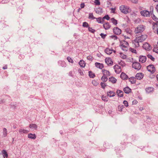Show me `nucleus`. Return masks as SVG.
<instances>
[{
  "instance_id": "680f3d73",
  "label": "nucleus",
  "mask_w": 158,
  "mask_h": 158,
  "mask_svg": "<svg viewBox=\"0 0 158 158\" xmlns=\"http://www.w3.org/2000/svg\"><path fill=\"white\" fill-rule=\"evenodd\" d=\"M0 158H5L4 156H3L2 154L0 155Z\"/></svg>"
},
{
  "instance_id": "8fccbe9b",
  "label": "nucleus",
  "mask_w": 158,
  "mask_h": 158,
  "mask_svg": "<svg viewBox=\"0 0 158 158\" xmlns=\"http://www.w3.org/2000/svg\"><path fill=\"white\" fill-rule=\"evenodd\" d=\"M88 30L89 31L92 33H93L94 32V31H95V30L92 29V28L91 27H89L88 28Z\"/></svg>"
},
{
  "instance_id": "ddd939ff",
  "label": "nucleus",
  "mask_w": 158,
  "mask_h": 158,
  "mask_svg": "<svg viewBox=\"0 0 158 158\" xmlns=\"http://www.w3.org/2000/svg\"><path fill=\"white\" fill-rule=\"evenodd\" d=\"M135 78L138 80H141L143 77V74L142 73H139L136 74L135 75Z\"/></svg>"
},
{
  "instance_id": "7c9ffc66",
  "label": "nucleus",
  "mask_w": 158,
  "mask_h": 158,
  "mask_svg": "<svg viewBox=\"0 0 158 158\" xmlns=\"http://www.w3.org/2000/svg\"><path fill=\"white\" fill-rule=\"evenodd\" d=\"M107 76H106L103 75L102 76V77L101 78V80L103 82H106L108 80V78L107 77Z\"/></svg>"
},
{
  "instance_id": "b1692460",
  "label": "nucleus",
  "mask_w": 158,
  "mask_h": 158,
  "mask_svg": "<svg viewBox=\"0 0 158 158\" xmlns=\"http://www.w3.org/2000/svg\"><path fill=\"white\" fill-rule=\"evenodd\" d=\"M119 56L123 60L127 59V56L126 55H125L122 52H120L119 53Z\"/></svg>"
},
{
  "instance_id": "c03bdc74",
  "label": "nucleus",
  "mask_w": 158,
  "mask_h": 158,
  "mask_svg": "<svg viewBox=\"0 0 158 158\" xmlns=\"http://www.w3.org/2000/svg\"><path fill=\"white\" fill-rule=\"evenodd\" d=\"M130 50L132 52L137 54V51L135 49L132 48H130Z\"/></svg>"
},
{
  "instance_id": "4d7b16f0",
  "label": "nucleus",
  "mask_w": 158,
  "mask_h": 158,
  "mask_svg": "<svg viewBox=\"0 0 158 158\" xmlns=\"http://www.w3.org/2000/svg\"><path fill=\"white\" fill-rule=\"evenodd\" d=\"M100 35L101 36L102 38H105V37L106 36V35H104L103 33H101L100 34Z\"/></svg>"
},
{
  "instance_id": "dca6fc26",
  "label": "nucleus",
  "mask_w": 158,
  "mask_h": 158,
  "mask_svg": "<svg viewBox=\"0 0 158 158\" xmlns=\"http://www.w3.org/2000/svg\"><path fill=\"white\" fill-rule=\"evenodd\" d=\"M107 95L110 97H113L115 96V94L113 91L110 90L107 93Z\"/></svg>"
},
{
  "instance_id": "e433bc0d",
  "label": "nucleus",
  "mask_w": 158,
  "mask_h": 158,
  "mask_svg": "<svg viewBox=\"0 0 158 158\" xmlns=\"http://www.w3.org/2000/svg\"><path fill=\"white\" fill-rule=\"evenodd\" d=\"M96 12L98 14H100L102 13V9L100 8H97L96 10Z\"/></svg>"
},
{
  "instance_id": "c9c22d12",
  "label": "nucleus",
  "mask_w": 158,
  "mask_h": 158,
  "mask_svg": "<svg viewBox=\"0 0 158 158\" xmlns=\"http://www.w3.org/2000/svg\"><path fill=\"white\" fill-rule=\"evenodd\" d=\"M136 39H135L134 40V44L135 46L136 47H138L139 46V43L140 42L139 41H136Z\"/></svg>"
},
{
  "instance_id": "09e8293b",
  "label": "nucleus",
  "mask_w": 158,
  "mask_h": 158,
  "mask_svg": "<svg viewBox=\"0 0 158 158\" xmlns=\"http://www.w3.org/2000/svg\"><path fill=\"white\" fill-rule=\"evenodd\" d=\"M152 18L153 19L156 21V23H158V18H157L154 15L153 16Z\"/></svg>"
},
{
  "instance_id": "4c0bfd02",
  "label": "nucleus",
  "mask_w": 158,
  "mask_h": 158,
  "mask_svg": "<svg viewBox=\"0 0 158 158\" xmlns=\"http://www.w3.org/2000/svg\"><path fill=\"white\" fill-rule=\"evenodd\" d=\"M118 64L123 67L125 66L126 65V64L122 60H120V62H119Z\"/></svg>"
},
{
  "instance_id": "c85d7f7f",
  "label": "nucleus",
  "mask_w": 158,
  "mask_h": 158,
  "mask_svg": "<svg viewBox=\"0 0 158 158\" xmlns=\"http://www.w3.org/2000/svg\"><path fill=\"white\" fill-rule=\"evenodd\" d=\"M97 21L98 23H102L104 22V20L101 17H99L98 18H96Z\"/></svg>"
},
{
  "instance_id": "f03ea898",
  "label": "nucleus",
  "mask_w": 158,
  "mask_h": 158,
  "mask_svg": "<svg viewBox=\"0 0 158 158\" xmlns=\"http://www.w3.org/2000/svg\"><path fill=\"white\" fill-rule=\"evenodd\" d=\"M119 10L121 12L125 14H127L130 13L131 11V9L129 6L122 5L119 7Z\"/></svg>"
},
{
  "instance_id": "4468645a",
  "label": "nucleus",
  "mask_w": 158,
  "mask_h": 158,
  "mask_svg": "<svg viewBox=\"0 0 158 158\" xmlns=\"http://www.w3.org/2000/svg\"><path fill=\"white\" fill-rule=\"evenodd\" d=\"M146 60V57L145 56H140L139 57V60L140 62L144 63Z\"/></svg>"
},
{
  "instance_id": "bb28decb",
  "label": "nucleus",
  "mask_w": 158,
  "mask_h": 158,
  "mask_svg": "<svg viewBox=\"0 0 158 158\" xmlns=\"http://www.w3.org/2000/svg\"><path fill=\"white\" fill-rule=\"evenodd\" d=\"M28 138L32 139H35L36 138V135L35 134H29L28 135Z\"/></svg>"
},
{
  "instance_id": "338daca9",
  "label": "nucleus",
  "mask_w": 158,
  "mask_h": 158,
  "mask_svg": "<svg viewBox=\"0 0 158 158\" xmlns=\"http://www.w3.org/2000/svg\"><path fill=\"white\" fill-rule=\"evenodd\" d=\"M156 78L157 80L158 81V74H157L156 76Z\"/></svg>"
},
{
  "instance_id": "6e6d98bb",
  "label": "nucleus",
  "mask_w": 158,
  "mask_h": 158,
  "mask_svg": "<svg viewBox=\"0 0 158 158\" xmlns=\"http://www.w3.org/2000/svg\"><path fill=\"white\" fill-rule=\"evenodd\" d=\"M102 99L103 101H108V100L107 99L106 97L103 96L102 97Z\"/></svg>"
},
{
  "instance_id": "ea45409f",
  "label": "nucleus",
  "mask_w": 158,
  "mask_h": 158,
  "mask_svg": "<svg viewBox=\"0 0 158 158\" xmlns=\"http://www.w3.org/2000/svg\"><path fill=\"white\" fill-rule=\"evenodd\" d=\"M2 153L3 155H2L3 156H4V158L5 157H8V154L7 152L5 150H3L2 151Z\"/></svg>"
},
{
  "instance_id": "79ce46f5",
  "label": "nucleus",
  "mask_w": 158,
  "mask_h": 158,
  "mask_svg": "<svg viewBox=\"0 0 158 158\" xmlns=\"http://www.w3.org/2000/svg\"><path fill=\"white\" fill-rule=\"evenodd\" d=\"M148 57L151 59L152 60L154 61L155 60V58L152 56V55H151L148 54L147 55Z\"/></svg>"
},
{
  "instance_id": "a19ab883",
  "label": "nucleus",
  "mask_w": 158,
  "mask_h": 158,
  "mask_svg": "<svg viewBox=\"0 0 158 158\" xmlns=\"http://www.w3.org/2000/svg\"><path fill=\"white\" fill-rule=\"evenodd\" d=\"M92 84L93 85L95 86H97L98 84V83L97 81L95 80H93L92 81Z\"/></svg>"
},
{
  "instance_id": "0eeeda50",
  "label": "nucleus",
  "mask_w": 158,
  "mask_h": 158,
  "mask_svg": "<svg viewBox=\"0 0 158 158\" xmlns=\"http://www.w3.org/2000/svg\"><path fill=\"white\" fill-rule=\"evenodd\" d=\"M132 67L137 70H139L141 68V65L138 62H135L132 64Z\"/></svg>"
},
{
  "instance_id": "864d4df0",
  "label": "nucleus",
  "mask_w": 158,
  "mask_h": 158,
  "mask_svg": "<svg viewBox=\"0 0 158 158\" xmlns=\"http://www.w3.org/2000/svg\"><path fill=\"white\" fill-rule=\"evenodd\" d=\"M111 12L113 13H115V10L116 9L115 8H111Z\"/></svg>"
},
{
  "instance_id": "de8ad7c7",
  "label": "nucleus",
  "mask_w": 158,
  "mask_h": 158,
  "mask_svg": "<svg viewBox=\"0 0 158 158\" xmlns=\"http://www.w3.org/2000/svg\"><path fill=\"white\" fill-rule=\"evenodd\" d=\"M67 60L69 62L73 63V60L69 57H68L67 58Z\"/></svg>"
},
{
  "instance_id": "2f4dec72",
  "label": "nucleus",
  "mask_w": 158,
  "mask_h": 158,
  "mask_svg": "<svg viewBox=\"0 0 158 158\" xmlns=\"http://www.w3.org/2000/svg\"><path fill=\"white\" fill-rule=\"evenodd\" d=\"M129 81L132 84H134L135 83L136 80L135 78L134 77H131L129 79Z\"/></svg>"
},
{
  "instance_id": "412c9836",
  "label": "nucleus",
  "mask_w": 158,
  "mask_h": 158,
  "mask_svg": "<svg viewBox=\"0 0 158 158\" xmlns=\"http://www.w3.org/2000/svg\"><path fill=\"white\" fill-rule=\"evenodd\" d=\"M123 91L126 94H129L131 92V90L128 87H126L123 89Z\"/></svg>"
},
{
  "instance_id": "5fc2aeb1",
  "label": "nucleus",
  "mask_w": 158,
  "mask_h": 158,
  "mask_svg": "<svg viewBox=\"0 0 158 158\" xmlns=\"http://www.w3.org/2000/svg\"><path fill=\"white\" fill-rule=\"evenodd\" d=\"M94 3L96 5H99L100 4V2L99 0H95Z\"/></svg>"
},
{
  "instance_id": "423d86ee",
  "label": "nucleus",
  "mask_w": 158,
  "mask_h": 158,
  "mask_svg": "<svg viewBox=\"0 0 158 158\" xmlns=\"http://www.w3.org/2000/svg\"><path fill=\"white\" fill-rule=\"evenodd\" d=\"M147 69L148 71L153 74L156 71V69L154 65L150 64L147 67Z\"/></svg>"
},
{
  "instance_id": "c756f323",
  "label": "nucleus",
  "mask_w": 158,
  "mask_h": 158,
  "mask_svg": "<svg viewBox=\"0 0 158 158\" xmlns=\"http://www.w3.org/2000/svg\"><path fill=\"white\" fill-rule=\"evenodd\" d=\"M79 64L80 65L81 67L84 68L85 65V64L84 61L83 60H81L79 62Z\"/></svg>"
},
{
  "instance_id": "052dcab7",
  "label": "nucleus",
  "mask_w": 158,
  "mask_h": 158,
  "mask_svg": "<svg viewBox=\"0 0 158 158\" xmlns=\"http://www.w3.org/2000/svg\"><path fill=\"white\" fill-rule=\"evenodd\" d=\"M138 102L136 100H134L132 102V103L133 104H136Z\"/></svg>"
},
{
  "instance_id": "a211bd4d",
  "label": "nucleus",
  "mask_w": 158,
  "mask_h": 158,
  "mask_svg": "<svg viewBox=\"0 0 158 158\" xmlns=\"http://www.w3.org/2000/svg\"><path fill=\"white\" fill-rule=\"evenodd\" d=\"M145 91L147 93H151L153 91L154 89L152 87H148L145 89Z\"/></svg>"
},
{
  "instance_id": "7ed1b4c3",
  "label": "nucleus",
  "mask_w": 158,
  "mask_h": 158,
  "mask_svg": "<svg viewBox=\"0 0 158 158\" xmlns=\"http://www.w3.org/2000/svg\"><path fill=\"white\" fill-rule=\"evenodd\" d=\"M120 46L123 51H127L128 49L129 44L126 41L122 40L120 42Z\"/></svg>"
},
{
  "instance_id": "49530a36",
  "label": "nucleus",
  "mask_w": 158,
  "mask_h": 158,
  "mask_svg": "<svg viewBox=\"0 0 158 158\" xmlns=\"http://www.w3.org/2000/svg\"><path fill=\"white\" fill-rule=\"evenodd\" d=\"M100 85L102 88L103 89H104L105 87L106 86V85L105 83L102 82L101 83Z\"/></svg>"
},
{
  "instance_id": "aec40b11",
  "label": "nucleus",
  "mask_w": 158,
  "mask_h": 158,
  "mask_svg": "<svg viewBox=\"0 0 158 158\" xmlns=\"http://www.w3.org/2000/svg\"><path fill=\"white\" fill-rule=\"evenodd\" d=\"M120 77L123 80L127 79L128 78L127 76L124 73H121Z\"/></svg>"
},
{
  "instance_id": "393cba45",
  "label": "nucleus",
  "mask_w": 158,
  "mask_h": 158,
  "mask_svg": "<svg viewBox=\"0 0 158 158\" xmlns=\"http://www.w3.org/2000/svg\"><path fill=\"white\" fill-rule=\"evenodd\" d=\"M109 81L113 83H116L117 81V80L116 79L115 77H110L109 78Z\"/></svg>"
},
{
  "instance_id": "603ef678",
  "label": "nucleus",
  "mask_w": 158,
  "mask_h": 158,
  "mask_svg": "<svg viewBox=\"0 0 158 158\" xmlns=\"http://www.w3.org/2000/svg\"><path fill=\"white\" fill-rule=\"evenodd\" d=\"M123 104L126 107H127L128 106V103L127 101H124L123 102Z\"/></svg>"
},
{
  "instance_id": "39448f33",
  "label": "nucleus",
  "mask_w": 158,
  "mask_h": 158,
  "mask_svg": "<svg viewBox=\"0 0 158 158\" xmlns=\"http://www.w3.org/2000/svg\"><path fill=\"white\" fill-rule=\"evenodd\" d=\"M148 36L146 35H142L136 38V41H139L140 42H142L144 41L147 38Z\"/></svg>"
},
{
  "instance_id": "f257e3e1",
  "label": "nucleus",
  "mask_w": 158,
  "mask_h": 158,
  "mask_svg": "<svg viewBox=\"0 0 158 158\" xmlns=\"http://www.w3.org/2000/svg\"><path fill=\"white\" fill-rule=\"evenodd\" d=\"M133 32L129 28L125 29L124 33L123 34V36L125 40H129L132 37Z\"/></svg>"
},
{
  "instance_id": "37998d69",
  "label": "nucleus",
  "mask_w": 158,
  "mask_h": 158,
  "mask_svg": "<svg viewBox=\"0 0 158 158\" xmlns=\"http://www.w3.org/2000/svg\"><path fill=\"white\" fill-rule=\"evenodd\" d=\"M153 51L154 52H155L156 53L158 54V47L157 46L155 47L154 48Z\"/></svg>"
},
{
  "instance_id": "473e14b6",
  "label": "nucleus",
  "mask_w": 158,
  "mask_h": 158,
  "mask_svg": "<svg viewBox=\"0 0 158 158\" xmlns=\"http://www.w3.org/2000/svg\"><path fill=\"white\" fill-rule=\"evenodd\" d=\"M111 22L113 23L115 25H117L118 23L117 20L115 19L114 18H112L110 19Z\"/></svg>"
},
{
  "instance_id": "20e7f679",
  "label": "nucleus",
  "mask_w": 158,
  "mask_h": 158,
  "mask_svg": "<svg viewBox=\"0 0 158 158\" xmlns=\"http://www.w3.org/2000/svg\"><path fill=\"white\" fill-rule=\"evenodd\" d=\"M145 29V26L143 25H138L135 29L134 32L135 34H138L143 32Z\"/></svg>"
},
{
  "instance_id": "9b49d317",
  "label": "nucleus",
  "mask_w": 158,
  "mask_h": 158,
  "mask_svg": "<svg viewBox=\"0 0 158 158\" xmlns=\"http://www.w3.org/2000/svg\"><path fill=\"white\" fill-rule=\"evenodd\" d=\"M103 75L106 76H109L110 75V73L109 71L105 69H102V70Z\"/></svg>"
},
{
  "instance_id": "e2e57ef3",
  "label": "nucleus",
  "mask_w": 158,
  "mask_h": 158,
  "mask_svg": "<svg viewBox=\"0 0 158 158\" xmlns=\"http://www.w3.org/2000/svg\"><path fill=\"white\" fill-rule=\"evenodd\" d=\"M153 27H157V24L156 23H154V25H153Z\"/></svg>"
},
{
  "instance_id": "3c124183",
  "label": "nucleus",
  "mask_w": 158,
  "mask_h": 158,
  "mask_svg": "<svg viewBox=\"0 0 158 158\" xmlns=\"http://www.w3.org/2000/svg\"><path fill=\"white\" fill-rule=\"evenodd\" d=\"M102 18L103 19V20L105 19L107 20H109L110 19V18L108 15H106L104 16Z\"/></svg>"
},
{
  "instance_id": "13d9d810",
  "label": "nucleus",
  "mask_w": 158,
  "mask_h": 158,
  "mask_svg": "<svg viewBox=\"0 0 158 158\" xmlns=\"http://www.w3.org/2000/svg\"><path fill=\"white\" fill-rule=\"evenodd\" d=\"M92 57L91 56H88L87 57V59L89 60H92Z\"/></svg>"
},
{
  "instance_id": "f704fd0d",
  "label": "nucleus",
  "mask_w": 158,
  "mask_h": 158,
  "mask_svg": "<svg viewBox=\"0 0 158 158\" xmlns=\"http://www.w3.org/2000/svg\"><path fill=\"white\" fill-rule=\"evenodd\" d=\"M88 18L92 20L96 19V18L94 16L92 13H90L89 14Z\"/></svg>"
},
{
  "instance_id": "2eb2a0df",
  "label": "nucleus",
  "mask_w": 158,
  "mask_h": 158,
  "mask_svg": "<svg viewBox=\"0 0 158 158\" xmlns=\"http://www.w3.org/2000/svg\"><path fill=\"white\" fill-rule=\"evenodd\" d=\"M143 47L146 50H148L150 49V46L149 44L147 43H145L143 44Z\"/></svg>"
},
{
  "instance_id": "774afa93",
  "label": "nucleus",
  "mask_w": 158,
  "mask_h": 158,
  "mask_svg": "<svg viewBox=\"0 0 158 158\" xmlns=\"http://www.w3.org/2000/svg\"><path fill=\"white\" fill-rule=\"evenodd\" d=\"M153 0L155 2H158V0Z\"/></svg>"
},
{
  "instance_id": "5701e85b",
  "label": "nucleus",
  "mask_w": 158,
  "mask_h": 158,
  "mask_svg": "<svg viewBox=\"0 0 158 158\" xmlns=\"http://www.w3.org/2000/svg\"><path fill=\"white\" fill-rule=\"evenodd\" d=\"M116 93L118 96L122 97L123 96V92L120 90L118 89L116 91Z\"/></svg>"
},
{
  "instance_id": "4be33fe9",
  "label": "nucleus",
  "mask_w": 158,
  "mask_h": 158,
  "mask_svg": "<svg viewBox=\"0 0 158 158\" xmlns=\"http://www.w3.org/2000/svg\"><path fill=\"white\" fill-rule=\"evenodd\" d=\"M105 52L107 54L110 55L114 52V50L109 48H107L105 50Z\"/></svg>"
},
{
  "instance_id": "a878e982",
  "label": "nucleus",
  "mask_w": 158,
  "mask_h": 158,
  "mask_svg": "<svg viewBox=\"0 0 158 158\" xmlns=\"http://www.w3.org/2000/svg\"><path fill=\"white\" fill-rule=\"evenodd\" d=\"M19 133H20L21 134L23 133H27L29 132V131L27 130L24 129H20L19 130Z\"/></svg>"
},
{
  "instance_id": "0e129e2a",
  "label": "nucleus",
  "mask_w": 158,
  "mask_h": 158,
  "mask_svg": "<svg viewBox=\"0 0 158 158\" xmlns=\"http://www.w3.org/2000/svg\"><path fill=\"white\" fill-rule=\"evenodd\" d=\"M156 10L158 12V5H157L156 6Z\"/></svg>"
},
{
  "instance_id": "58836bf2",
  "label": "nucleus",
  "mask_w": 158,
  "mask_h": 158,
  "mask_svg": "<svg viewBox=\"0 0 158 158\" xmlns=\"http://www.w3.org/2000/svg\"><path fill=\"white\" fill-rule=\"evenodd\" d=\"M3 134L4 137H6L7 135V131L6 128H4L3 129Z\"/></svg>"
},
{
  "instance_id": "1a4fd4ad",
  "label": "nucleus",
  "mask_w": 158,
  "mask_h": 158,
  "mask_svg": "<svg viewBox=\"0 0 158 158\" xmlns=\"http://www.w3.org/2000/svg\"><path fill=\"white\" fill-rule=\"evenodd\" d=\"M140 14L143 16L145 17L149 16L150 15L149 12L145 10L141 11L140 12Z\"/></svg>"
},
{
  "instance_id": "9d476101",
  "label": "nucleus",
  "mask_w": 158,
  "mask_h": 158,
  "mask_svg": "<svg viewBox=\"0 0 158 158\" xmlns=\"http://www.w3.org/2000/svg\"><path fill=\"white\" fill-rule=\"evenodd\" d=\"M114 33L117 35H119L121 33V30L118 27H114L113 29Z\"/></svg>"
},
{
  "instance_id": "69168bd1",
  "label": "nucleus",
  "mask_w": 158,
  "mask_h": 158,
  "mask_svg": "<svg viewBox=\"0 0 158 158\" xmlns=\"http://www.w3.org/2000/svg\"><path fill=\"white\" fill-rule=\"evenodd\" d=\"M3 69H7V67H6V66H4L3 67Z\"/></svg>"
},
{
  "instance_id": "cd10ccee",
  "label": "nucleus",
  "mask_w": 158,
  "mask_h": 158,
  "mask_svg": "<svg viewBox=\"0 0 158 158\" xmlns=\"http://www.w3.org/2000/svg\"><path fill=\"white\" fill-rule=\"evenodd\" d=\"M29 127L32 130H36L37 128V126L35 124H31L29 125Z\"/></svg>"
},
{
  "instance_id": "f3484780",
  "label": "nucleus",
  "mask_w": 158,
  "mask_h": 158,
  "mask_svg": "<svg viewBox=\"0 0 158 158\" xmlns=\"http://www.w3.org/2000/svg\"><path fill=\"white\" fill-rule=\"evenodd\" d=\"M95 66L100 69H102L104 67V65L102 64H101L98 62H96L95 64Z\"/></svg>"
},
{
  "instance_id": "6ab92c4d",
  "label": "nucleus",
  "mask_w": 158,
  "mask_h": 158,
  "mask_svg": "<svg viewBox=\"0 0 158 158\" xmlns=\"http://www.w3.org/2000/svg\"><path fill=\"white\" fill-rule=\"evenodd\" d=\"M104 28L106 30L109 29L110 27V25L108 23H106L103 24Z\"/></svg>"
},
{
  "instance_id": "72a5a7b5",
  "label": "nucleus",
  "mask_w": 158,
  "mask_h": 158,
  "mask_svg": "<svg viewBox=\"0 0 158 158\" xmlns=\"http://www.w3.org/2000/svg\"><path fill=\"white\" fill-rule=\"evenodd\" d=\"M89 75L90 77L93 78L95 77V75L92 72L89 71Z\"/></svg>"
},
{
  "instance_id": "a18cd8bd",
  "label": "nucleus",
  "mask_w": 158,
  "mask_h": 158,
  "mask_svg": "<svg viewBox=\"0 0 158 158\" xmlns=\"http://www.w3.org/2000/svg\"><path fill=\"white\" fill-rule=\"evenodd\" d=\"M83 26L84 27H87L89 26L88 24L86 22H84L83 23Z\"/></svg>"
},
{
  "instance_id": "6e6552de",
  "label": "nucleus",
  "mask_w": 158,
  "mask_h": 158,
  "mask_svg": "<svg viewBox=\"0 0 158 158\" xmlns=\"http://www.w3.org/2000/svg\"><path fill=\"white\" fill-rule=\"evenodd\" d=\"M114 69L115 73H119L121 72V67L117 64H116L114 66Z\"/></svg>"
},
{
  "instance_id": "bf43d9fd",
  "label": "nucleus",
  "mask_w": 158,
  "mask_h": 158,
  "mask_svg": "<svg viewBox=\"0 0 158 158\" xmlns=\"http://www.w3.org/2000/svg\"><path fill=\"white\" fill-rule=\"evenodd\" d=\"M85 6V4L84 3H81V8H84Z\"/></svg>"
},
{
  "instance_id": "f8f14e48",
  "label": "nucleus",
  "mask_w": 158,
  "mask_h": 158,
  "mask_svg": "<svg viewBox=\"0 0 158 158\" xmlns=\"http://www.w3.org/2000/svg\"><path fill=\"white\" fill-rule=\"evenodd\" d=\"M106 63L108 65H112L113 64V62L110 58H106L105 60Z\"/></svg>"
}]
</instances>
